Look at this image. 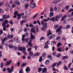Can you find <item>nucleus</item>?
<instances>
[{
	"label": "nucleus",
	"instance_id": "f257e3e1",
	"mask_svg": "<svg viewBox=\"0 0 73 73\" xmlns=\"http://www.w3.org/2000/svg\"><path fill=\"white\" fill-rule=\"evenodd\" d=\"M41 24L43 27L41 28V30L43 31H45L46 29V28H47L48 24L47 23H44L43 21H42L41 22Z\"/></svg>",
	"mask_w": 73,
	"mask_h": 73
},
{
	"label": "nucleus",
	"instance_id": "f03ea898",
	"mask_svg": "<svg viewBox=\"0 0 73 73\" xmlns=\"http://www.w3.org/2000/svg\"><path fill=\"white\" fill-rule=\"evenodd\" d=\"M31 2L30 3V6L31 8H35L36 7V4L34 2V0H30Z\"/></svg>",
	"mask_w": 73,
	"mask_h": 73
},
{
	"label": "nucleus",
	"instance_id": "7ed1b4c3",
	"mask_svg": "<svg viewBox=\"0 0 73 73\" xmlns=\"http://www.w3.org/2000/svg\"><path fill=\"white\" fill-rule=\"evenodd\" d=\"M8 20H5L4 22L2 24V26L3 27V29L4 31H6V27L5 26L6 25V24H8Z\"/></svg>",
	"mask_w": 73,
	"mask_h": 73
},
{
	"label": "nucleus",
	"instance_id": "20e7f679",
	"mask_svg": "<svg viewBox=\"0 0 73 73\" xmlns=\"http://www.w3.org/2000/svg\"><path fill=\"white\" fill-rule=\"evenodd\" d=\"M13 68H14L13 66L11 67V68L9 67H8L7 68V70L8 71L9 73H12L11 72L13 70Z\"/></svg>",
	"mask_w": 73,
	"mask_h": 73
},
{
	"label": "nucleus",
	"instance_id": "39448f33",
	"mask_svg": "<svg viewBox=\"0 0 73 73\" xmlns=\"http://www.w3.org/2000/svg\"><path fill=\"white\" fill-rule=\"evenodd\" d=\"M61 28H62V26L60 27L56 31V32L58 33V35H60L61 33H62V31H61Z\"/></svg>",
	"mask_w": 73,
	"mask_h": 73
},
{
	"label": "nucleus",
	"instance_id": "423d86ee",
	"mask_svg": "<svg viewBox=\"0 0 73 73\" xmlns=\"http://www.w3.org/2000/svg\"><path fill=\"white\" fill-rule=\"evenodd\" d=\"M18 50L20 51H25L26 50V48L25 46H23V48H22L21 47H18Z\"/></svg>",
	"mask_w": 73,
	"mask_h": 73
},
{
	"label": "nucleus",
	"instance_id": "0eeeda50",
	"mask_svg": "<svg viewBox=\"0 0 73 73\" xmlns=\"http://www.w3.org/2000/svg\"><path fill=\"white\" fill-rule=\"evenodd\" d=\"M10 37L11 36L9 35L7 37L5 38L4 39H2V45H4V41H5L6 40H7V38H10Z\"/></svg>",
	"mask_w": 73,
	"mask_h": 73
},
{
	"label": "nucleus",
	"instance_id": "6e6552de",
	"mask_svg": "<svg viewBox=\"0 0 73 73\" xmlns=\"http://www.w3.org/2000/svg\"><path fill=\"white\" fill-rule=\"evenodd\" d=\"M55 20H56V21H58L60 19V17L58 15L56 16L54 18Z\"/></svg>",
	"mask_w": 73,
	"mask_h": 73
},
{
	"label": "nucleus",
	"instance_id": "1a4fd4ad",
	"mask_svg": "<svg viewBox=\"0 0 73 73\" xmlns=\"http://www.w3.org/2000/svg\"><path fill=\"white\" fill-rule=\"evenodd\" d=\"M66 17H67V16L66 15H64L63 17H62L61 19V21H65V18H66Z\"/></svg>",
	"mask_w": 73,
	"mask_h": 73
},
{
	"label": "nucleus",
	"instance_id": "9d476101",
	"mask_svg": "<svg viewBox=\"0 0 73 73\" xmlns=\"http://www.w3.org/2000/svg\"><path fill=\"white\" fill-rule=\"evenodd\" d=\"M32 40H33L32 39L30 38L29 42H28V44L30 46H33V45L31 44V41H32Z\"/></svg>",
	"mask_w": 73,
	"mask_h": 73
},
{
	"label": "nucleus",
	"instance_id": "9b49d317",
	"mask_svg": "<svg viewBox=\"0 0 73 73\" xmlns=\"http://www.w3.org/2000/svg\"><path fill=\"white\" fill-rule=\"evenodd\" d=\"M12 62V60H10L9 61H7L6 63L7 66H9V65Z\"/></svg>",
	"mask_w": 73,
	"mask_h": 73
},
{
	"label": "nucleus",
	"instance_id": "f8f14e48",
	"mask_svg": "<svg viewBox=\"0 0 73 73\" xmlns=\"http://www.w3.org/2000/svg\"><path fill=\"white\" fill-rule=\"evenodd\" d=\"M35 37L33 36V35L32 34V33H31V38L33 40L35 39Z\"/></svg>",
	"mask_w": 73,
	"mask_h": 73
},
{
	"label": "nucleus",
	"instance_id": "ddd939ff",
	"mask_svg": "<svg viewBox=\"0 0 73 73\" xmlns=\"http://www.w3.org/2000/svg\"><path fill=\"white\" fill-rule=\"evenodd\" d=\"M47 71V69H46V68H43L42 73H45V72H46Z\"/></svg>",
	"mask_w": 73,
	"mask_h": 73
},
{
	"label": "nucleus",
	"instance_id": "4468645a",
	"mask_svg": "<svg viewBox=\"0 0 73 73\" xmlns=\"http://www.w3.org/2000/svg\"><path fill=\"white\" fill-rule=\"evenodd\" d=\"M25 35H23L22 36V41H23V43H24V42H25L24 41V38L25 37Z\"/></svg>",
	"mask_w": 73,
	"mask_h": 73
},
{
	"label": "nucleus",
	"instance_id": "2eb2a0df",
	"mask_svg": "<svg viewBox=\"0 0 73 73\" xmlns=\"http://www.w3.org/2000/svg\"><path fill=\"white\" fill-rule=\"evenodd\" d=\"M31 32H33L34 33H35L36 31H35V28H33L31 29Z\"/></svg>",
	"mask_w": 73,
	"mask_h": 73
},
{
	"label": "nucleus",
	"instance_id": "dca6fc26",
	"mask_svg": "<svg viewBox=\"0 0 73 73\" xmlns=\"http://www.w3.org/2000/svg\"><path fill=\"white\" fill-rule=\"evenodd\" d=\"M33 55V53L32 51H30L29 52V56H32Z\"/></svg>",
	"mask_w": 73,
	"mask_h": 73
},
{
	"label": "nucleus",
	"instance_id": "f3484780",
	"mask_svg": "<svg viewBox=\"0 0 73 73\" xmlns=\"http://www.w3.org/2000/svg\"><path fill=\"white\" fill-rule=\"evenodd\" d=\"M60 1L58 0H55L54 1H53V3H54V4H56L58 2V1Z\"/></svg>",
	"mask_w": 73,
	"mask_h": 73
},
{
	"label": "nucleus",
	"instance_id": "a211bd4d",
	"mask_svg": "<svg viewBox=\"0 0 73 73\" xmlns=\"http://www.w3.org/2000/svg\"><path fill=\"white\" fill-rule=\"evenodd\" d=\"M49 63V60H47L45 62V64L46 65H48Z\"/></svg>",
	"mask_w": 73,
	"mask_h": 73
},
{
	"label": "nucleus",
	"instance_id": "6ab92c4d",
	"mask_svg": "<svg viewBox=\"0 0 73 73\" xmlns=\"http://www.w3.org/2000/svg\"><path fill=\"white\" fill-rule=\"evenodd\" d=\"M68 58L67 56H63L62 58V60H64V59H66Z\"/></svg>",
	"mask_w": 73,
	"mask_h": 73
},
{
	"label": "nucleus",
	"instance_id": "aec40b11",
	"mask_svg": "<svg viewBox=\"0 0 73 73\" xmlns=\"http://www.w3.org/2000/svg\"><path fill=\"white\" fill-rule=\"evenodd\" d=\"M50 21H52L53 22H54V21H55L54 17H53L50 19Z\"/></svg>",
	"mask_w": 73,
	"mask_h": 73
},
{
	"label": "nucleus",
	"instance_id": "412c9836",
	"mask_svg": "<svg viewBox=\"0 0 73 73\" xmlns=\"http://www.w3.org/2000/svg\"><path fill=\"white\" fill-rule=\"evenodd\" d=\"M13 47L14 46L12 44H9V48H10V49H11L12 48H13Z\"/></svg>",
	"mask_w": 73,
	"mask_h": 73
},
{
	"label": "nucleus",
	"instance_id": "4be33fe9",
	"mask_svg": "<svg viewBox=\"0 0 73 73\" xmlns=\"http://www.w3.org/2000/svg\"><path fill=\"white\" fill-rule=\"evenodd\" d=\"M30 70V68L29 67H27V68L26 69V72H29Z\"/></svg>",
	"mask_w": 73,
	"mask_h": 73
},
{
	"label": "nucleus",
	"instance_id": "5701e85b",
	"mask_svg": "<svg viewBox=\"0 0 73 73\" xmlns=\"http://www.w3.org/2000/svg\"><path fill=\"white\" fill-rule=\"evenodd\" d=\"M3 66H4V64H3V63H1L0 66V68L2 69H3Z\"/></svg>",
	"mask_w": 73,
	"mask_h": 73
},
{
	"label": "nucleus",
	"instance_id": "b1692460",
	"mask_svg": "<svg viewBox=\"0 0 73 73\" xmlns=\"http://www.w3.org/2000/svg\"><path fill=\"white\" fill-rule=\"evenodd\" d=\"M52 35V33L50 32V31L49 30L48 31V33L47 34V36H49V35Z\"/></svg>",
	"mask_w": 73,
	"mask_h": 73
},
{
	"label": "nucleus",
	"instance_id": "393cba45",
	"mask_svg": "<svg viewBox=\"0 0 73 73\" xmlns=\"http://www.w3.org/2000/svg\"><path fill=\"white\" fill-rule=\"evenodd\" d=\"M27 58L29 60H31V56H30V55L28 56L27 57Z\"/></svg>",
	"mask_w": 73,
	"mask_h": 73
},
{
	"label": "nucleus",
	"instance_id": "a878e982",
	"mask_svg": "<svg viewBox=\"0 0 73 73\" xmlns=\"http://www.w3.org/2000/svg\"><path fill=\"white\" fill-rule=\"evenodd\" d=\"M57 50L58 52H62V50H61V48H58L57 49Z\"/></svg>",
	"mask_w": 73,
	"mask_h": 73
},
{
	"label": "nucleus",
	"instance_id": "bb28decb",
	"mask_svg": "<svg viewBox=\"0 0 73 73\" xmlns=\"http://www.w3.org/2000/svg\"><path fill=\"white\" fill-rule=\"evenodd\" d=\"M15 3L16 4H17V5H20V2L18 1H15Z\"/></svg>",
	"mask_w": 73,
	"mask_h": 73
},
{
	"label": "nucleus",
	"instance_id": "cd10ccee",
	"mask_svg": "<svg viewBox=\"0 0 73 73\" xmlns=\"http://www.w3.org/2000/svg\"><path fill=\"white\" fill-rule=\"evenodd\" d=\"M36 32H38V26L37 25H36Z\"/></svg>",
	"mask_w": 73,
	"mask_h": 73
},
{
	"label": "nucleus",
	"instance_id": "c85d7f7f",
	"mask_svg": "<svg viewBox=\"0 0 73 73\" xmlns=\"http://www.w3.org/2000/svg\"><path fill=\"white\" fill-rule=\"evenodd\" d=\"M49 41H47L45 43V45H49Z\"/></svg>",
	"mask_w": 73,
	"mask_h": 73
},
{
	"label": "nucleus",
	"instance_id": "c756f323",
	"mask_svg": "<svg viewBox=\"0 0 73 73\" xmlns=\"http://www.w3.org/2000/svg\"><path fill=\"white\" fill-rule=\"evenodd\" d=\"M53 13L52 12H51L50 14V17H52L53 16Z\"/></svg>",
	"mask_w": 73,
	"mask_h": 73
},
{
	"label": "nucleus",
	"instance_id": "7c9ffc66",
	"mask_svg": "<svg viewBox=\"0 0 73 73\" xmlns=\"http://www.w3.org/2000/svg\"><path fill=\"white\" fill-rule=\"evenodd\" d=\"M48 48H49V46L48 45H45L44 47V49H48Z\"/></svg>",
	"mask_w": 73,
	"mask_h": 73
},
{
	"label": "nucleus",
	"instance_id": "2f4dec72",
	"mask_svg": "<svg viewBox=\"0 0 73 73\" xmlns=\"http://www.w3.org/2000/svg\"><path fill=\"white\" fill-rule=\"evenodd\" d=\"M41 70H42V68H38V72H40Z\"/></svg>",
	"mask_w": 73,
	"mask_h": 73
},
{
	"label": "nucleus",
	"instance_id": "473e14b6",
	"mask_svg": "<svg viewBox=\"0 0 73 73\" xmlns=\"http://www.w3.org/2000/svg\"><path fill=\"white\" fill-rule=\"evenodd\" d=\"M18 18H17V19L18 20H20V18L21 17V16L20 15V14H18Z\"/></svg>",
	"mask_w": 73,
	"mask_h": 73
},
{
	"label": "nucleus",
	"instance_id": "72a5a7b5",
	"mask_svg": "<svg viewBox=\"0 0 73 73\" xmlns=\"http://www.w3.org/2000/svg\"><path fill=\"white\" fill-rule=\"evenodd\" d=\"M29 38H25L24 39V41H25L26 42H28Z\"/></svg>",
	"mask_w": 73,
	"mask_h": 73
},
{
	"label": "nucleus",
	"instance_id": "f704fd0d",
	"mask_svg": "<svg viewBox=\"0 0 73 73\" xmlns=\"http://www.w3.org/2000/svg\"><path fill=\"white\" fill-rule=\"evenodd\" d=\"M29 6V4H27L25 5V9H27L28 7Z\"/></svg>",
	"mask_w": 73,
	"mask_h": 73
},
{
	"label": "nucleus",
	"instance_id": "c9c22d12",
	"mask_svg": "<svg viewBox=\"0 0 73 73\" xmlns=\"http://www.w3.org/2000/svg\"><path fill=\"white\" fill-rule=\"evenodd\" d=\"M19 73H23V68H21L20 69L19 71Z\"/></svg>",
	"mask_w": 73,
	"mask_h": 73
},
{
	"label": "nucleus",
	"instance_id": "e433bc0d",
	"mask_svg": "<svg viewBox=\"0 0 73 73\" xmlns=\"http://www.w3.org/2000/svg\"><path fill=\"white\" fill-rule=\"evenodd\" d=\"M45 55H46V53L45 52H44L43 54H42V56L43 57H44L45 56Z\"/></svg>",
	"mask_w": 73,
	"mask_h": 73
},
{
	"label": "nucleus",
	"instance_id": "4c0bfd02",
	"mask_svg": "<svg viewBox=\"0 0 73 73\" xmlns=\"http://www.w3.org/2000/svg\"><path fill=\"white\" fill-rule=\"evenodd\" d=\"M18 12H14V15L15 16H18Z\"/></svg>",
	"mask_w": 73,
	"mask_h": 73
},
{
	"label": "nucleus",
	"instance_id": "58836bf2",
	"mask_svg": "<svg viewBox=\"0 0 73 73\" xmlns=\"http://www.w3.org/2000/svg\"><path fill=\"white\" fill-rule=\"evenodd\" d=\"M42 57H40L39 58V62H41V61H42Z\"/></svg>",
	"mask_w": 73,
	"mask_h": 73
},
{
	"label": "nucleus",
	"instance_id": "ea45409f",
	"mask_svg": "<svg viewBox=\"0 0 73 73\" xmlns=\"http://www.w3.org/2000/svg\"><path fill=\"white\" fill-rule=\"evenodd\" d=\"M10 23L11 24V25H13V21L12 20H10L9 21Z\"/></svg>",
	"mask_w": 73,
	"mask_h": 73
},
{
	"label": "nucleus",
	"instance_id": "a19ab883",
	"mask_svg": "<svg viewBox=\"0 0 73 73\" xmlns=\"http://www.w3.org/2000/svg\"><path fill=\"white\" fill-rule=\"evenodd\" d=\"M3 17L4 19H7V15H5L3 16Z\"/></svg>",
	"mask_w": 73,
	"mask_h": 73
},
{
	"label": "nucleus",
	"instance_id": "79ce46f5",
	"mask_svg": "<svg viewBox=\"0 0 73 73\" xmlns=\"http://www.w3.org/2000/svg\"><path fill=\"white\" fill-rule=\"evenodd\" d=\"M53 7H51L50 8V12H53Z\"/></svg>",
	"mask_w": 73,
	"mask_h": 73
},
{
	"label": "nucleus",
	"instance_id": "37998d69",
	"mask_svg": "<svg viewBox=\"0 0 73 73\" xmlns=\"http://www.w3.org/2000/svg\"><path fill=\"white\" fill-rule=\"evenodd\" d=\"M56 63L53 64L52 66V67H54L56 65Z\"/></svg>",
	"mask_w": 73,
	"mask_h": 73
},
{
	"label": "nucleus",
	"instance_id": "c03bdc74",
	"mask_svg": "<svg viewBox=\"0 0 73 73\" xmlns=\"http://www.w3.org/2000/svg\"><path fill=\"white\" fill-rule=\"evenodd\" d=\"M60 36L57 37H56V40H60Z\"/></svg>",
	"mask_w": 73,
	"mask_h": 73
},
{
	"label": "nucleus",
	"instance_id": "a18cd8bd",
	"mask_svg": "<svg viewBox=\"0 0 73 73\" xmlns=\"http://www.w3.org/2000/svg\"><path fill=\"white\" fill-rule=\"evenodd\" d=\"M27 17V16L26 15H23L22 16L23 19H26Z\"/></svg>",
	"mask_w": 73,
	"mask_h": 73
},
{
	"label": "nucleus",
	"instance_id": "49530a36",
	"mask_svg": "<svg viewBox=\"0 0 73 73\" xmlns=\"http://www.w3.org/2000/svg\"><path fill=\"white\" fill-rule=\"evenodd\" d=\"M44 39H45V38L44 37H42L40 38V41H41V40H44Z\"/></svg>",
	"mask_w": 73,
	"mask_h": 73
},
{
	"label": "nucleus",
	"instance_id": "de8ad7c7",
	"mask_svg": "<svg viewBox=\"0 0 73 73\" xmlns=\"http://www.w3.org/2000/svg\"><path fill=\"white\" fill-rule=\"evenodd\" d=\"M4 4V2H1L0 3V7H1Z\"/></svg>",
	"mask_w": 73,
	"mask_h": 73
},
{
	"label": "nucleus",
	"instance_id": "09e8293b",
	"mask_svg": "<svg viewBox=\"0 0 73 73\" xmlns=\"http://www.w3.org/2000/svg\"><path fill=\"white\" fill-rule=\"evenodd\" d=\"M43 21L45 22H48V20L46 19H43Z\"/></svg>",
	"mask_w": 73,
	"mask_h": 73
},
{
	"label": "nucleus",
	"instance_id": "8fccbe9b",
	"mask_svg": "<svg viewBox=\"0 0 73 73\" xmlns=\"http://www.w3.org/2000/svg\"><path fill=\"white\" fill-rule=\"evenodd\" d=\"M62 45V44H61V43L59 42L58 43V44H57V46H60V45Z\"/></svg>",
	"mask_w": 73,
	"mask_h": 73
},
{
	"label": "nucleus",
	"instance_id": "3c124183",
	"mask_svg": "<svg viewBox=\"0 0 73 73\" xmlns=\"http://www.w3.org/2000/svg\"><path fill=\"white\" fill-rule=\"evenodd\" d=\"M61 64V61H60L57 64V66H58V65H60Z\"/></svg>",
	"mask_w": 73,
	"mask_h": 73
},
{
	"label": "nucleus",
	"instance_id": "603ef678",
	"mask_svg": "<svg viewBox=\"0 0 73 73\" xmlns=\"http://www.w3.org/2000/svg\"><path fill=\"white\" fill-rule=\"evenodd\" d=\"M58 25H55L54 26V29H56V28H58Z\"/></svg>",
	"mask_w": 73,
	"mask_h": 73
},
{
	"label": "nucleus",
	"instance_id": "864d4df0",
	"mask_svg": "<svg viewBox=\"0 0 73 73\" xmlns=\"http://www.w3.org/2000/svg\"><path fill=\"white\" fill-rule=\"evenodd\" d=\"M16 42H17V43H18L19 42H20V41L19 40V38H17L16 39Z\"/></svg>",
	"mask_w": 73,
	"mask_h": 73
},
{
	"label": "nucleus",
	"instance_id": "5fc2aeb1",
	"mask_svg": "<svg viewBox=\"0 0 73 73\" xmlns=\"http://www.w3.org/2000/svg\"><path fill=\"white\" fill-rule=\"evenodd\" d=\"M64 69L65 70H67L68 69V68H67V67L66 66H64Z\"/></svg>",
	"mask_w": 73,
	"mask_h": 73
},
{
	"label": "nucleus",
	"instance_id": "6e6d98bb",
	"mask_svg": "<svg viewBox=\"0 0 73 73\" xmlns=\"http://www.w3.org/2000/svg\"><path fill=\"white\" fill-rule=\"evenodd\" d=\"M34 48L35 50H37V46H34Z\"/></svg>",
	"mask_w": 73,
	"mask_h": 73
},
{
	"label": "nucleus",
	"instance_id": "4d7b16f0",
	"mask_svg": "<svg viewBox=\"0 0 73 73\" xmlns=\"http://www.w3.org/2000/svg\"><path fill=\"white\" fill-rule=\"evenodd\" d=\"M37 23H38V24L40 26H41V24H40V21H39V20H38L37 21Z\"/></svg>",
	"mask_w": 73,
	"mask_h": 73
},
{
	"label": "nucleus",
	"instance_id": "13d9d810",
	"mask_svg": "<svg viewBox=\"0 0 73 73\" xmlns=\"http://www.w3.org/2000/svg\"><path fill=\"white\" fill-rule=\"evenodd\" d=\"M13 48L15 50H17V47L15 46H14V47H13Z\"/></svg>",
	"mask_w": 73,
	"mask_h": 73
},
{
	"label": "nucleus",
	"instance_id": "bf43d9fd",
	"mask_svg": "<svg viewBox=\"0 0 73 73\" xmlns=\"http://www.w3.org/2000/svg\"><path fill=\"white\" fill-rule=\"evenodd\" d=\"M16 7V5L15 4H13L12 5V7L13 8H15Z\"/></svg>",
	"mask_w": 73,
	"mask_h": 73
},
{
	"label": "nucleus",
	"instance_id": "052dcab7",
	"mask_svg": "<svg viewBox=\"0 0 73 73\" xmlns=\"http://www.w3.org/2000/svg\"><path fill=\"white\" fill-rule=\"evenodd\" d=\"M56 52H53L52 54L53 56H56Z\"/></svg>",
	"mask_w": 73,
	"mask_h": 73
},
{
	"label": "nucleus",
	"instance_id": "680f3d73",
	"mask_svg": "<svg viewBox=\"0 0 73 73\" xmlns=\"http://www.w3.org/2000/svg\"><path fill=\"white\" fill-rule=\"evenodd\" d=\"M69 8V6H67L66 7V9H68Z\"/></svg>",
	"mask_w": 73,
	"mask_h": 73
},
{
	"label": "nucleus",
	"instance_id": "e2e57ef3",
	"mask_svg": "<svg viewBox=\"0 0 73 73\" xmlns=\"http://www.w3.org/2000/svg\"><path fill=\"white\" fill-rule=\"evenodd\" d=\"M24 31L25 32H28V30H27V28H25L24 29Z\"/></svg>",
	"mask_w": 73,
	"mask_h": 73
},
{
	"label": "nucleus",
	"instance_id": "0e129e2a",
	"mask_svg": "<svg viewBox=\"0 0 73 73\" xmlns=\"http://www.w3.org/2000/svg\"><path fill=\"white\" fill-rule=\"evenodd\" d=\"M4 11L2 9H0V12H4Z\"/></svg>",
	"mask_w": 73,
	"mask_h": 73
},
{
	"label": "nucleus",
	"instance_id": "69168bd1",
	"mask_svg": "<svg viewBox=\"0 0 73 73\" xmlns=\"http://www.w3.org/2000/svg\"><path fill=\"white\" fill-rule=\"evenodd\" d=\"M66 28H69L70 27V25H67L66 26Z\"/></svg>",
	"mask_w": 73,
	"mask_h": 73
},
{
	"label": "nucleus",
	"instance_id": "338daca9",
	"mask_svg": "<svg viewBox=\"0 0 73 73\" xmlns=\"http://www.w3.org/2000/svg\"><path fill=\"white\" fill-rule=\"evenodd\" d=\"M14 30V29L13 28H11L10 29V31H11V32H13Z\"/></svg>",
	"mask_w": 73,
	"mask_h": 73
},
{
	"label": "nucleus",
	"instance_id": "774afa93",
	"mask_svg": "<svg viewBox=\"0 0 73 73\" xmlns=\"http://www.w3.org/2000/svg\"><path fill=\"white\" fill-rule=\"evenodd\" d=\"M22 58L23 59H24L26 58V57H25V56H22Z\"/></svg>",
	"mask_w": 73,
	"mask_h": 73
}]
</instances>
